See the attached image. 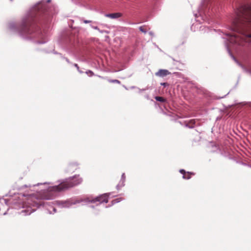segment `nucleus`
<instances>
[{"instance_id":"0eeeda50","label":"nucleus","mask_w":251,"mask_h":251,"mask_svg":"<svg viewBox=\"0 0 251 251\" xmlns=\"http://www.w3.org/2000/svg\"><path fill=\"white\" fill-rule=\"evenodd\" d=\"M196 124V120L192 119L186 123V126L189 128H193Z\"/></svg>"},{"instance_id":"6e6552de","label":"nucleus","mask_w":251,"mask_h":251,"mask_svg":"<svg viewBox=\"0 0 251 251\" xmlns=\"http://www.w3.org/2000/svg\"><path fill=\"white\" fill-rule=\"evenodd\" d=\"M125 179H126L125 175V174H123L122 176V178H121V180L120 182V183L119 184H118L117 186V187L118 189H120L122 186H124V185H125L124 182L125 181Z\"/></svg>"},{"instance_id":"1a4fd4ad","label":"nucleus","mask_w":251,"mask_h":251,"mask_svg":"<svg viewBox=\"0 0 251 251\" xmlns=\"http://www.w3.org/2000/svg\"><path fill=\"white\" fill-rule=\"evenodd\" d=\"M192 175H194L193 173H190L189 172H187L184 173V175H183V178L184 179H188L191 178V176Z\"/></svg>"},{"instance_id":"f257e3e1","label":"nucleus","mask_w":251,"mask_h":251,"mask_svg":"<svg viewBox=\"0 0 251 251\" xmlns=\"http://www.w3.org/2000/svg\"><path fill=\"white\" fill-rule=\"evenodd\" d=\"M231 28L240 35L227 34V39L230 43L240 46H245L247 43H251V5L240 7Z\"/></svg>"},{"instance_id":"aec40b11","label":"nucleus","mask_w":251,"mask_h":251,"mask_svg":"<svg viewBox=\"0 0 251 251\" xmlns=\"http://www.w3.org/2000/svg\"><path fill=\"white\" fill-rule=\"evenodd\" d=\"M22 212H26V210H22Z\"/></svg>"},{"instance_id":"423d86ee","label":"nucleus","mask_w":251,"mask_h":251,"mask_svg":"<svg viewBox=\"0 0 251 251\" xmlns=\"http://www.w3.org/2000/svg\"><path fill=\"white\" fill-rule=\"evenodd\" d=\"M106 16V17L110 18L111 19H116L122 16V14L120 13H114L107 14Z\"/></svg>"},{"instance_id":"a211bd4d","label":"nucleus","mask_w":251,"mask_h":251,"mask_svg":"<svg viewBox=\"0 0 251 251\" xmlns=\"http://www.w3.org/2000/svg\"><path fill=\"white\" fill-rule=\"evenodd\" d=\"M75 67H76L77 69H78V68H79V67H78V66L77 64H75Z\"/></svg>"},{"instance_id":"f3484780","label":"nucleus","mask_w":251,"mask_h":251,"mask_svg":"<svg viewBox=\"0 0 251 251\" xmlns=\"http://www.w3.org/2000/svg\"><path fill=\"white\" fill-rule=\"evenodd\" d=\"M167 84V83H161V85H163L164 86H165Z\"/></svg>"},{"instance_id":"412c9836","label":"nucleus","mask_w":251,"mask_h":251,"mask_svg":"<svg viewBox=\"0 0 251 251\" xmlns=\"http://www.w3.org/2000/svg\"><path fill=\"white\" fill-rule=\"evenodd\" d=\"M94 28H95V29H98V27H97V26L95 27H94Z\"/></svg>"},{"instance_id":"f03ea898","label":"nucleus","mask_w":251,"mask_h":251,"mask_svg":"<svg viewBox=\"0 0 251 251\" xmlns=\"http://www.w3.org/2000/svg\"><path fill=\"white\" fill-rule=\"evenodd\" d=\"M82 181V178L79 176H75L66 179L58 185L49 187L46 191L29 196L25 204L29 207H38L42 204V200L53 199L58 193L77 185Z\"/></svg>"},{"instance_id":"dca6fc26","label":"nucleus","mask_w":251,"mask_h":251,"mask_svg":"<svg viewBox=\"0 0 251 251\" xmlns=\"http://www.w3.org/2000/svg\"><path fill=\"white\" fill-rule=\"evenodd\" d=\"M35 210V209H32V210H31L29 213H28V214H30L31 212H32L33 211Z\"/></svg>"},{"instance_id":"6ab92c4d","label":"nucleus","mask_w":251,"mask_h":251,"mask_svg":"<svg viewBox=\"0 0 251 251\" xmlns=\"http://www.w3.org/2000/svg\"><path fill=\"white\" fill-rule=\"evenodd\" d=\"M42 6V4H39V5H38V8H39L40 7H41V6Z\"/></svg>"},{"instance_id":"ddd939ff","label":"nucleus","mask_w":251,"mask_h":251,"mask_svg":"<svg viewBox=\"0 0 251 251\" xmlns=\"http://www.w3.org/2000/svg\"><path fill=\"white\" fill-rule=\"evenodd\" d=\"M86 73L87 74H90L91 76H92L94 75V73L91 71H88V72H86Z\"/></svg>"},{"instance_id":"2eb2a0df","label":"nucleus","mask_w":251,"mask_h":251,"mask_svg":"<svg viewBox=\"0 0 251 251\" xmlns=\"http://www.w3.org/2000/svg\"><path fill=\"white\" fill-rule=\"evenodd\" d=\"M180 173L184 175V173H186L185 171L184 170H180Z\"/></svg>"},{"instance_id":"9d476101","label":"nucleus","mask_w":251,"mask_h":251,"mask_svg":"<svg viewBox=\"0 0 251 251\" xmlns=\"http://www.w3.org/2000/svg\"><path fill=\"white\" fill-rule=\"evenodd\" d=\"M155 99L157 101H160V102H164L165 100V99L163 97H159V96L156 97L155 98Z\"/></svg>"},{"instance_id":"7ed1b4c3","label":"nucleus","mask_w":251,"mask_h":251,"mask_svg":"<svg viewBox=\"0 0 251 251\" xmlns=\"http://www.w3.org/2000/svg\"><path fill=\"white\" fill-rule=\"evenodd\" d=\"M36 28L35 19L32 16H29L23 22L22 31L25 33L30 34Z\"/></svg>"},{"instance_id":"39448f33","label":"nucleus","mask_w":251,"mask_h":251,"mask_svg":"<svg viewBox=\"0 0 251 251\" xmlns=\"http://www.w3.org/2000/svg\"><path fill=\"white\" fill-rule=\"evenodd\" d=\"M170 74V72H169L167 70L160 69L157 72L155 73V75L156 76L164 77Z\"/></svg>"},{"instance_id":"f8f14e48","label":"nucleus","mask_w":251,"mask_h":251,"mask_svg":"<svg viewBox=\"0 0 251 251\" xmlns=\"http://www.w3.org/2000/svg\"><path fill=\"white\" fill-rule=\"evenodd\" d=\"M110 82H112V83H118V84H120V81L117 79H115V80H111L109 81Z\"/></svg>"},{"instance_id":"9b49d317","label":"nucleus","mask_w":251,"mask_h":251,"mask_svg":"<svg viewBox=\"0 0 251 251\" xmlns=\"http://www.w3.org/2000/svg\"><path fill=\"white\" fill-rule=\"evenodd\" d=\"M139 29L142 32H144L145 33L147 32L146 29L143 26H140L139 27Z\"/></svg>"},{"instance_id":"4468645a","label":"nucleus","mask_w":251,"mask_h":251,"mask_svg":"<svg viewBox=\"0 0 251 251\" xmlns=\"http://www.w3.org/2000/svg\"><path fill=\"white\" fill-rule=\"evenodd\" d=\"M83 22L85 24H88V23H90L91 22V21H88V20H83Z\"/></svg>"},{"instance_id":"20e7f679","label":"nucleus","mask_w":251,"mask_h":251,"mask_svg":"<svg viewBox=\"0 0 251 251\" xmlns=\"http://www.w3.org/2000/svg\"><path fill=\"white\" fill-rule=\"evenodd\" d=\"M96 201H99L100 203L105 202L107 203L108 201V196L107 194H104L100 196L97 197L95 199L93 200V202H95Z\"/></svg>"}]
</instances>
